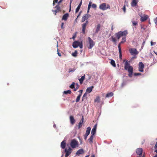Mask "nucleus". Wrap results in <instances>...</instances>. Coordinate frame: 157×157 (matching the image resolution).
I'll return each mask as SVG.
<instances>
[{
  "mask_svg": "<svg viewBox=\"0 0 157 157\" xmlns=\"http://www.w3.org/2000/svg\"><path fill=\"white\" fill-rule=\"evenodd\" d=\"M128 33V32L127 30H125L124 31H120L118 33H116L115 35L118 40H119L121 37H123L122 39V41L121 42V43L123 44L126 41V36Z\"/></svg>",
  "mask_w": 157,
  "mask_h": 157,
  "instance_id": "f257e3e1",
  "label": "nucleus"
},
{
  "mask_svg": "<svg viewBox=\"0 0 157 157\" xmlns=\"http://www.w3.org/2000/svg\"><path fill=\"white\" fill-rule=\"evenodd\" d=\"M124 68L125 70H127L128 72V76L129 77H132L133 68L130 65L128 61V60L125 61L124 63Z\"/></svg>",
  "mask_w": 157,
  "mask_h": 157,
  "instance_id": "f03ea898",
  "label": "nucleus"
},
{
  "mask_svg": "<svg viewBox=\"0 0 157 157\" xmlns=\"http://www.w3.org/2000/svg\"><path fill=\"white\" fill-rule=\"evenodd\" d=\"M72 46L74 48H76L79 46L80 48H82L83 47L82 41H75L73 43Z\"/></svg>",
  "mask_w": 157,
  "mask_h": 157,
  "instance_id": "7ed1b4c3",
  "label": "nucleus"
},
{
  "mask_svg": "<svg viewBox=\"0 0 157 157\" xmlns=\"http://www.w3.org/2000/svg\"><path fill=\"white\" fill-rule=\"evenodd\" d=\"M110 6L109 5H107L105 3H103L101 4L99 6V8L103 10H106L108 8H110Z\"/></svg>",
  "mask_w": 157,
  "mask_h": 157,
  "instance_id": "20e7f679",
  "label": "nucleus"
},
{
  "mask_svg": "<svg viewBox=\"0 0 157 157\" xmlns=\"http://www.w3.org/2000/svg\"><path fill=\"white\" fill-rule=\"evenodd\" d=\"M78 144V142L75 139L72 140L71 142L70 145L73 148H75Z\"/></svg>",
  "mask_w": 157,
  "mask_h": 157,
  "instance_id": "39448f33",
  "label": "nucleus"
},
{
  "mask_svg": "<svg viewBox=\"0 0 157 157\" xmlns=\"http://www.w3.org/2000/svg\"><path fill=\"white\" fill-rule=\"evenodd\" d=\"M71 149L69 147L68 149L66 148L65 149V152L66 153L65 155V157H68L71 153Z\"/></svg>",
  "mask_w": 157,
  "mask_h": 157,
  "instance_id": "423d86ee",
  "label": "nucleus"
},
{
  "mask_svg": "<svg viewBox=\"0 0 157 157\" xmlns=\"http://www.w3.org/2000/svg\"><path fill=\"white\" fill-rule=\"evenodd\" d=\"M129 51L132 55H136L138 52L136 49L135 48H132L129 49Z\"/></svg>",
  "mask_w": 157,
  "mask_h": 157,
  "instance_id": "0eeeda50",
  "label": "nucleus"
},
{
  "mask_svg": "<svg viewBox=\"0 0 157 157\" xmlns=\"http://www.w3.org/2000/svg\"><path fill=\"white\" fill-rule=\"evenodd\" d=\"M88 24V21H86L85 23H84L82 24V33L85 34V30L86 29V26Z\"/></svg>",
  "mask_w": 157,
  "mask_h": 157,
  "instance_id": "6e6552de",
  "label": "nucleus"
},
{
  "mask_svg": "<svg viewBox=\"0 0 157 157\" xmlns=\"http://www.w3.org/2000/svg\"><path fill=\"white\" fill-rule=\"evenodd\" d=\"M144 65L142 62H140L139 63V71L141 72L144 71Z\"/></svg>",
  "mask_w": 157,
  "mask_h": 157,
  "instance_id": "1a4fd4ad",
  "label": "nucleus"
},
{
  "mask_svg": "<svg viewBox=\"0 0 157 157\" xmlns=\"http://www.w3.org/2000/svg\"><path fill=\"white\" fill-rule=\"evenodd\" d=\"M143 149L142 148H138L136 149V153L137 155H140V157L142 155V153L143 152Z\"/></svg>",
  "mask_w": 157,
  "mask_h": 157,
  "instance_id": "9d476101",
  "label": "nucleus"
},
{
  "mask_svg": "<svg viewBox=\"0 0 157 157\" xmlns=\"http://www.w3.org/2000/svg\"><path fill=\"white\" fill-rule=\"evenodd\" d=\"M83 121H84V118L83 116H82V118L81 119L80 121L79 122L78 125V129L80 128L81 127H82V124L83 122Z\"/></svg>",
  "mask_w": 157,
  "mask_h": 157,
  "instance_id": "9b49d317",
  "label": "nucleus"
},
{
  "mask_svg": "<svg viewBox=\"0 0 157 157\" xmlns=\"http://www.w3.org/2000/svg\"><path fill=\"white\" fill-rule=\"evenodd\" d=\"M97 127V124L94 126L91 132V135L94 136L96 133V129Z\"/></svg>",
  "mask_w": 157,
  "mask_h": 157,
  "instance_id": "f8f14e48",
  "label": "nucleus"
},
{
  "mask_svg": "<svg viewBox=\"0 0 157 157\" xmlns=\"http://www.w3.org/2000/svg\"><path fill=\"white\" fill-rule=\"evenodd\" d=\"M90 15H88V14H85V15L82 17V22H84L85 20L87 19L89 17Z\"/></svg>",
  "mask_w": 157,
  "mask_h": 157,
  "instance_id": "ddd939ff",
  "label": "nucleus"
},
{
  "mask_svg": "<svg viewBox=\"0 0 157 157\" xmlns=\"http://www.w3.org/2000/svg\"><path fill=\"white\" fill-rule=\"evenodd\" d=\"M55 8H56V10H54V11L55 12V15H56L57 12H58L61 11L59 5L57 4V5L56 6Z\"/></svg>",
  "mask_w": 157,
  "mask_h": 157,
  "instance_id": "4468645a",
  "label": "nucleus"
},
{
  "mask_svg": "<svg viewBox=\"0 0 157 157\" xmlns=\"http://www.w3.org/2000/svg\"><path fill=\"white\" fill-rule=\"evenodd\" d=\"M70 120L71 124L72 125L74 124L75 122V120L74 117L72 116H71L70 117Z\"/></svg>",
  "mask_w": 157,
  "mask_h": 157,
  "instance_id": "2eb2a0df",
  "label": "nucleus"
},
{
  "mask_svg": "<svg viewBox=\"0 0 157 157\" xmlns=\"http://www.w3.org/2000/svg\"><path fill=\"white\" fill-rule=\"evenodd\" d=\"M69 16V14L67 13H66L63 16L62 19V20H64L65 21H67Z\"/></svg>",
  "mask_w": 157,
  "mask_h": 157,
  "instance_id": "dca6fc26",
  "label": "nucleus"
},
{
  "mask_svg": "<svg viewBox=\"0 0 157 157\" xmlns=\"http://www.w3.org/2000/svg\"><path fill=\"white\" fill-rule=\"evenodd\" d=\"M89 46L88 47V48L89 49L91 48L94 45V41L92 40H91L89 42Z\"/></svg>",
  "mask_w": 157,
  "mask_h": 157,
  "instance_id": "f3484780",
  "label": "nucleus"
},
{
  "mask_svg": "<svg viewBox=\"0 0 157 157\" xmlns=\"http://www.w3.org/2000/svg\"><path fill=\"white\" fill-rule=\"evenodd\" d=\"M101 28V25L99 24H98L96 26V31L95 33H98V32L100 31Z\"/></svg>",
  "mask_w": 157,
  "mask_h": 157,
  "instance_id": "a211bd4d",
  "label": "nucleus"
},
{
  "mask_svg": "<svg viewBox=\"0 0 157 157\" xmlns=\"http://www.w3.org/2000/svg\"><path fill=\"white\" fill-rule=\"evenodd\" d=\"M84 153V151L82 149H80L78 150L76 154L77 155L82 154Z\"/></svg>",
  "mask_w": 157,
  "mask_h": 157,
  "instance_id": "6ab92c4d",
  "label": "nucleus"
},
{
  "mask_svg": "<svg viewBox=\"0 0 157 157\" xmlns=\"http://www.w3.org/2000/svg\"><path fill=\"white\" fill-rule=\"evenodd\" d=\"M66 145V143L65 140H63L62 141L61 144V147L62 149L65 148Z\"/></svg>",
  "mask_w": 157,
  "mask_h": 157,
  "instance_id": "aec40b11",
  "label": "nucleus"
},
{
  "mask_svg": "<svg viewBox=\"0 0 157 157\" xmlns=\"http://www.w3.org/2000/svg\"><path fill=\"white\" fill-rule=\"evenodd\" d=\"M93 138L94 136L91 135L90 138L88 140V141L91 145H92L93 144Z\"/></svg>",
  "mask_w": 157,
  "mask_h": 157,
  "instance_id": "412c9836",
  "label": "nucleus"
},
{
  "mask_svg": "<svg viewBox=\"0 0 157 157\" xmlns=\"http://www.w3.org/2000/svg\"><path fill=\"white\" fill-rule=\"evenodd\" d=\"M85 75H84L82 76L79 79V82L81 84H82L83 80L85 79Z\"/></svg>",
  "mask_w": 157,
  "mask_h": 157,
  "instance_id": "4be33fe9",
  "label": "nucleus"
},
{
  "mask_svg": "<svg viewBox=\"0 0 157 157\" xmlns=\"http://www.w3.org/2000/svg\"><path fill=\"white\" fill-rule=\"evenodd\" d=\"M82 1L81 0L79 4V5L78 6V7H77V8L75 10V13H77L79 10V9L80 8L82 4Z\"/></svg>",
  "mask_w": 157,
  "mask_h": 157,
  "instance_id": "5701e85b",
  "label": "nucleus"
},
{
  "mask_svg": "<svg viewBox=\"0 0 157 157\" xmlns=\"http://www.w3.org/2000/svg\"><path fill=\"white\" fill-rule=\"evenodd\" d=\"M138 2V1L136 0H132V1L131 3V6H135L137 5V3Z\"/></svg>",
  "mask_w": 157,
  "mask_h": 157,
  "instance_id": "b1692460",
  "label": "nucleus"
},
{
  "mask_svg": "<svg viewBox=\"0 0 157 157\" xmlns=\"http://www.w3.org/2000/svg\"><path fill=\"white\" fill-rule=\"evenodd\" d=\"M113 95V93L112 92H111L106 94L105 96V97L106 98H109L112 97Z\"/></svg>",
  "mask_w": 157,
  "mask_h": 157,
  "instance_id": "393cba45",
  "label": "nucleus"
},
{
  "mask_svg": "<svg viewBox=\"0 0 157 157\" xmlns=\"http://www.w3.org/2000/svg\"><path fill=\"white\" fill-rule=\"evenodd\" d=\"M91 130V128L90 127H88L86 128V132L85 134L89 135V134L90 133Z\"/></svg>",
  "mask_w": 157,
  "mask_h": 157,
  "instance_id": "a878e982",
  "label": "nucleus"
},
{
  "mask_svg": "<svg viewBox=\"0 0 157 157\" xmlns=\"http://www.w3.org/2000/svg\"><path fill=\"white\" fill-rule=\"evenodd\" d=\"M147 16H145L143 17H141V21L144 22L147 20Z\"/></svg>",
  "mask_w": 157,
  "mask_h": 157,
  "instance_id": "bb28decb",
  "label": "nucleus"
},
{
  "mask_svg": "<svg viewBox=\"0 0 157 157\" xmlns=\"http://www.w3.org/2000/svg\"><path fill=\"white\" fill-rule=\"evenodd\" d=\"M111 40L116 45L117 40L116 38L114 37L113 36H112L111 37Z\"/></svg>",
  "mask_w": 157,
  "mask_h": 157,
  "instance_id": "cd10ccee",
  "label": "nucleus"
},
{
  "mask_svg": "<svg viewBox=\"0 0 157 157\" xmlns=\"http://www.w3.org/2000/svg\"><path fill=\"white\" fill-rule=\"evenodd\" d=\"M92 3V2H91L90 1L89 2V5L88 6V11H87L88 13L89 12V11L90 8L91 6Z\"/></svg>",
  "mask_w": 157,
  "mask_h": 157,
  "instance_id": "c85d7f7f",
  "label": "nucleus"
},
{
  "mask_svg": "<svg viewBox=\"0 0 157 157\" xmlns=\"http://www.w3.org/2000/svg\"><path fill=\"white\" fill-rule=\"evenodd\" d=\"M94 102H97L98 103H99L100 102V98L99 97L97 96L96 97L95 99L94 100Z\"/></svg>",
  "mask_w": 157,
  "mask_h": 157,
  "instance_id": "c756f323",
  "label": "nucleus"
},
{
  "mask_svg": "<svg viewBox=\"0 0 157 157\" xmlns=\"http://www.w3.org/2000/svg\"><path fill=\"white\" fill-rule=\"evenodd\" d=\"M111 64L114 67H116V64L115 63V62L114 60L113 59H112L111 60L110 62Z\"/></svg>",
  "mask_w": 157,
  "mask_h": 157,
  "instance_id": "7c9ffc66",
  "label": "nucleus"
},
{
  "mask_svg": "<svg viewBox=\"0 0 157 157\" xmlns=\"http://www.w3.org/2000/svg\"><path fill=\"white\" fill-rule=\"evenodd\" d=\"M71 93V91L70 90H68L67 91H65L63 92V93L66 94H70Z\"/></svg>",
  "mask_w": 157,
  "mask_h": 157,
  "instance_id": "2f4dec72",
  "label": "nucleus"
},
{
  "mask_svg": "<svg viewBox=\"0 0 157 157\" xmlns=\"http://www.w3.org/2000/svg\"><path fill=\"white\" fill-rule=\"evenodd\" d=\"M75 83L74 82H73L69 86V87L71 88H75Z\"/></svg>",
  "mask_w": 157,
  "mask_h": 157,
  "instance_id": "473e14b6",
  "label": "nucleus"
},
{
  "mask_svg": "<svg viewBox=\"0 0 157 157\" xmlns=\"http://www.w3.org/2000/svg\"><path fill=\"white\" fill-rule=\"evenodd\" d=\"M81 96V94H80L77 96L76 100V102H77L79 101Z\"/></svg>",
  "mask_w": 157,
  "mask_h": 157,
  "instance_id": "72a5a7b5",
  "label": "nucleus"
},
{
  "mask_svg": "<svg viewBox=\"0 0 157 157\" xmlns=\"http://www.w3.org/2000/svg\"><path fill=\"white\" fill-rule=\"evenodd\" d=\"M92 89H86V93L87 94H89L92 91Z\"/></svg>",
  "mask_w": 157,
  "mask_h": 157,
  "instance_id": "f704fd0d",
  "label": "nucleus"
},
{
  "mask_svg": "<svg viewBox=\"0 0 157 157\" xmlns=\"http://www.w3.org/2000/svg\"><path fill=\"white\" fill-rule=\"evenodd\" d=\"M75 70V68H73V69L70 68L69 69V73H70L71 72H73Z\"/></svg>",
  "mask_w": 157,
  "mask_h": 157,
  "instance_id": "c9c22d12",
  "label": "nucleus"
},
{
  "mask_svg": "<svg viewBox=\"0 0 157 157\" xmlns=\"http://www.w3.org/2000/svg\"><path fill=\"white\" fill-rule=\"evenodd\" d=\"M77 53H78L77 51H75V52L74 53H73L72 55L73 56L76 57L77 56Z\"/></svg>",
  "mask_w": 157,
  "mask_h": 157,
  "instance_id": "e433bc0d",
  "label": "nucleus"
},
{
  "mask_svg": "<svg viewBox=\"0 0 157 157\" xmlns=\"http://www.w3.org/2000/svg\"><path fill=\"white\" fill-rule=\"evenodd\" d=\"M119 53L120 59H122V56L121 51H119Z\"/></svg>",
  "mask_w": 157,
  "mask_h": 157,
  "instance_id": "4c0bfd02",
  "label": "nucleus"
},
{
  "mask_svg": "<svg viewBox=\"0 0 157 157\" xmlns=\"http://www.w3.org/2000/svg\"><path fill=\"white\" fill-rule=\"evenodd\" d=\"M91 6L94 9H96L97 8V5L95 4H93L92 5L91 4Z\"/></svg>",
  "mask_w": 157,
  "mask_h": 157,
  "instance_id": "58836bf2",
  "label": "nucleus"
},
{
  "mask_svg": "<svg viewBox=\"0 0 157 157\" xmlns=\"http://www.w3.org/2000/svg\"><path fill=\"white\" fill-rule=\"evenodd\" d=\"M121 44H122V43H121V42L118 44V48L119 49V51H121Z\"/></svg>",
  "mask_w": 157,
  "mask_h": 157,
  "instance_id": "ea45409f",
  "label": "nucleus"
},
{
  "mask_svg": "<svg viewBox=\"0 0 157 157\" xmlns=\"http://www.w3.org/2000/svg\"><path fill=\"white\" fill-rule=\"evenodd\" d=\"M133 25L134 26H135L137 25V22L136 21H133L132 22Z\"/></svg>",
  "mask_w": 157,
  "mask_h": 157,
  "instance_id": "a19ab883",
  "label": "nucleus"
},
{
  "mask_svg": "<svg viewBox=\"0 0 157 157\" xmlns=\"http://www.w3.org/2000/svg\"><path fill=\"white\" fill-rule=\"evenodd\" d=\"M122 9L123 10L124 12L125 13L126 12V8L125 5L122 8Z\"/></svg>",
  "mask_w": 157,
  "mask_h": 157,
  "instance_id": "79ce46f5",
  "label": "nucleus"
},
{
  "mask_svg": "<svg viewBox=\"0 0 157 157\" xmlns=\"http://www.w3.org/2000/svg\"><path fill=\"white\" fill-rule=\"evenodd\" d=\"M88 135H86V134H85L84 135V139L85 140H86V139H87V136H88Z\"/></svg>",
  "mask_w": 157,
  "mask_h": 157,
  "instance_id": "37998d69",
  "label": "nucleus"
},
{
  "mask_svg": "<svg viewBox=\"0 0 157 157\" xmlns=\"http://www.w3.org/2000/svg\"><path fill=\"white\" fill-rule=\"evenodd\" d=\"M141 74L140 73H134V75L135 76H137L140 75Z\"/></svg>",
  "mask_w": 157,
  "mask_h": 157,
  "instance_id": "c03bdc74",
  "label": "nucleus"
},
{
  "mask_svg": "<svg viewBox=\"0 0 157 157\" xmlns=\"http://www.w3.org/2000/svg\"><path fill=\"white\" fill-rule=\"evenodd\" d=\"M59 50L58 49H57V54L59 56H61V54L59 52Z\"/></svg>",
  "mask_w": 157,
  "mask_h": 157,
  "instance_id": "a18cd8bd",
  "label": "nucleus"
},
{
  "mask_svg": "<svg viewBox=\"0 0 157 157\" xmlns=\"http://www.w3.org/2000/svg\"><path fill=\"white\" fill-rule=\"evenodd\" d=\"M154 21L155 24L157 25V17L154 20Z\"/></svg>",
  "mask_w": 157,
  "mask_h": 157,
  "instance_id": "49530a36",
  "label": "nucleus"
},
{
  "mask_svg": "<svg viewBox=\"0 0 157 157\" xmlns=\"http://www.w3.org/2000/svg\"><path fill=\"white\" fill-rule=\"evenodd\" d=\"M64 23L63 22L62 23L61 25V28L62 29H63L64 28L63 27Z\"/></svg>",
  "mask_w": 157,
  "mask_h": 157,
  "instance_id": "de8ad7c7",
  "label": "nucleus"
},
{
  "mask_svg": "<svg viewBox=\"0 0 157 157\" xmlns=\"http://www.w3.org/2000/svg\"><path fill=\"white\" fill-rule=\"evenodd\" d=\"M76 35L75 34L72 37V38L74 40H75V38L76 37Z\"/></svg>",
  "mask_w": 157,
  "mask_h": 157,
  "instance_id": "09e8293b",
  "label": "nucleus"
},
{
  "mask_svg": "<svg viewBox=\"0 0 157 157\" xmlns=\"http://www.w3.org/2000/svg\"><path fill=\"white\" fill-rule=\"evenodd\" d=\"M87 93L86 92L83 95V98H84L87 95Z\"/></svg>",
  "mask_w": 157,
  "mask_h": 157,
  "instance_id": "8fccbe9b",
  "label": "nucleus"
},
{
  "mask_svg": "<svg viewBox=\"0 0 157 157\" xmlns=\"http://www.w3.org/2000/svg\"><path fill=\"white\" fill-rule=\"evenodd\" d=\"M155 44V43H153L152 42H151V46H152V45H154Z\"/></svg>",
  "mask_w": 157,
  "mask_h": 157,
  "instance_id": "3c124183",
  "label": "nucleus"
},
{
  "mask_svg": "<svg viewBox=\"0 0 157 157\" xmlns=\"http://www.w3.org/2000/svg\"><path fill=\"white\" fill-rule=\"evenodd\" d=\"M155 148L156 149L157 148V141L156 142V144H155Z\"/></svg>",
  "mask_w": 157,
  "mask_h": 157,
  "instance_id": "603ef678",
  "label": "nucleus"
},
{
  "mask_svg": "<svg viewBox=\"0 0 157 157\" xmlns=\"http://www.w3.org/2000/svg\"><path fill=\"white\" fill-rule=\"evenodd\" d=\"M88 39L89 40V42L91 40H92L91 39V38L90 37H88Z\"/></svg>",
  "mask_w": 157,
  "mask_h": 157,
  "instance_id": "864d4df0",
  "label": "nucleus"
},
{
  "mask_svg": "<svg viewBox=\"0 0 157 157\" xmlns=\"http://www.w3.org/2000/svg\"><path fill=\"white\" fill-rule=\"evenodd\" d=\"M76 88H78L79 87V85L78 84H76Z\"/></svg>",
  "mask_w": 157,
  "mask_h": 157,
  "instance_id": "5fc2aeb1",
  "label": "nucleus"
},
{
  "mask_svg": "<svg viewBox=\"0 0 157 157\" xmlns=\"http://www.w3.org/2000/svg\"><path fill=\"white\" fill-rule=\"evenodd\" d=\"M63 0H60L59 2H58V4H59V3H61L62 1Z\"/></svg>",
  "mask_w": 157,
  "mask_h": 157,
  "instance_id": "6e6d98bb",
  "label": "nucleus"
},
{
  "mask_svg": "<svg viewBox=\"0 0 157 157\" xmlns=\"http://www.w3.org/2000/svg\"><path fill=\"white\" fill-rule=\"evenodd\" d=\"M93 87H94L93 86H90V87H87V88H88V89H89V88H93Z\"/></svg>",
  "mask_w": 157,
  "mask_h": 157,
  "instance_id": "4d7b16f0",
  "label": "nucleus"
},
{
  "mask_svg": "<svg viewBox=\"0 0 157 157\" xmlns=\"http://www.w3.org/2000/svg\"><path fill=\"white\" fill-rule=\"evenodd\" d=\"M83 90H81L79 91V92L80 93V94H82Z\"/></svg>",
  "mask_w": 157,
  "mask_h": 157,
  "instance_id": "13d9d810",
  "label": "nucleus"
},
{
  "mask_svg": "<svg viewBox=\"0 0 157 157\" xmlns=\"http://www.w3.org/2000/svg\"><path fill=\"white\" fill-rule=\"evenodd\" d=\"M72 0H70V7H71V4L72 3Z\"/></svg>",
  "mask_w": 157,
  "mask_h": 157,
  "instance_id": "bf43d9fd",
  "label": "nucleus"
},
{
  "mask_svg": "<svg viewBox=\"0 0 157 157\" xmlns=\"http://www.w3.org/2000/svg\"><path fill=\"white\" fill-rule=\"evenodd\" d=\"M53 1L56 3L58 1V0H54Z\"/></svg>",
  "mask_w": 157,
  "mask_h": 157,
  "instance_id": "052dcab7",
  "label": "nucleus"
},
{
  "mask_svg": "<svg viewBox=\"0 0 157 157\" xmlns=\"http://www.w3.org/2000/svg\"><path fill=\"white\" fill-rule=\"evenodd\" d=\"M91 157H95V155L94 154H92L91 155Z\"/></svg>",
  "mask_w": 157,
  "mask_h": 157,
  "instance_id": "680f3d73",
  "label": "nucleus"
},
{
  "mask_svg": "<svg viewBox=\"0 0 157 157\" xmlns=\"http://www.w3.org/2000/svg\"><path fill=\"white\" fill-rule=\"evenodd\" d=\"M113 25H112V27H111V30L112 31H113Z\"/></svg>",
  "mask_w": 157,
  "mask_h": 157,
  "instance_id": "e2e57ef3",
  "label": "nucleus"
},
{
  "mask_svg": "<svg viewBox=\"0 0 157 157\" xmlns=\"http://www.w3.org/2000/svg\"><path fill=\"white\" fill-rule=\"evenodd\" d=\"M6 6H5L4 7H2V8L3 9H4L6 8Z\"/></svg>",
  "mask_w": 157,
  "mask_h": 157,
  "instance_id": "0e129e2a",
  "label": "nucleus"
},
{
  "mask_svg": "<svg viewBox=\"0 0 157 157\" xmlns=\"http://www.w3.org/2000/svg\"><path fill=\"white\" fill-rule=\"evenodd\" d=\"M55 3H56V2H54L53 1V6H54L55 5Z\"/></svg>",
  "mask_w": 157,
  "mask_h": 157,
  "instance_id": "69168bd1",
  "label": "nucleus"
},
{
  "mask_svg": "<svg viewBox=\"0 0 157 157\" xmlns=\"http://www.w3.org/2000/svg\"><path fill=\"white\" fill-rule=\"evenodd\" d=\"M77 90V89H74V91H75L76 90Z\"/></svg>",
  "mask_w": 157,
  "mask_h": 157,
  "instance_id": "338daca9",
  "label": "nucleus"
},
{
  "mask_svg": "<svg viewBox=\"0 0 157 157\" xmlns=\"http://www.w3.org/2000/svg\"><path fill=\"white\" fill-rule=\"evenodd\" d=\"M154 53L157 55V52H155L154 51Z\"/></svg>",
  "mask_w": 157,
  "mask_h": 157,
  "instance_id": "774afa93",
  "label": "nucleus"
}]
</instances>
